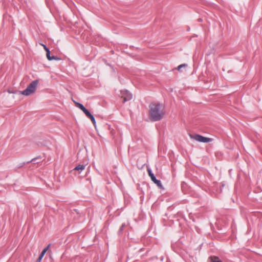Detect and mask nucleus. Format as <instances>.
I'll return each instance as SVG.
<instances>
[{
	"label": "nucleus",
	"instance_id": "obj_1",
	"mask_svg": "<svg viewBox=\"0 0 262 262\" xmlns=\"http://www.w3.org/2000/svg\"><path fill=\"white\" fill-rule=\"evenodd\" d=\"M149 107V117L151 121H158L163 118L165 111L162 104L159 103H151Z\"/></svg>",
	"mask_w": 262,
	"mask_h": 262
},
{
	"label": "nucleus",
	"instance_id": "obj_2",
	"mask_svg": "<svg viewBox=\"0 0 262 262\" xmlns=\"http://www.w3.org/2000/svg\"><path fill=\"white\" fill-rule=\"evenodd\" d=\"M38 83V80L32 81L24 91L21 92V94L25 96H29L35 92Z\"/></svg>",
	"mask_w": 262,
	"mask_h": 262
},
{
	"label": "nucleus",
	"instance_id": "obj_3",
	"mask_svg": "<svg viewBox=\"0 0 262 262\" xmlns=\"http://www.w3.org/2000/svg\"><path fill=\"white\" fill-rule=\"evenodd\" d=\"M190 137L196 141L203 143H208L211 142L213 140L212 138L205 137L198 134H195L193 136L191 135Z\"/></svg>",
	"mask_w": 262,
	"mask_h": 262
},
{
	"label": "nucleus",
	"instance_id": "obj_4",
	"mask_svg": "<svg viewBox=\"0 0 262 262\" xmlns=\"http://www.w3.org/2000/svg\"><path fill=\"white\" fill-rule=\"evenodd\" d=\"M147 172L151 181L154 182L158 186L159 188H163L161 181L157 180L156 177L152 173V170H151L150 168H147Z\"/></svg>",
	"mask_w": 262,
	"mask_h": 262
},
{
	"label": "nucleus",
	"instance_id": "obj_5",
	"mask_svg": "<svg viewBox=\"0 0 262 262\" xmlns=\"http://www.w3.org/2000/svg\"><path fill=\"white\" fill-rule=\"evenodd\" d=\"M121 95L123 99V102L129 101L132 99V94L127 90L121 91Z\"/></svg>",
	"mask_w": 262,
	"mask_h": 262
},
{
	"label": "nucleus",
	"instance_id": "obj_6",
	"mask_svg": "<svg viewBox=\"0 0 262 262\" xmlns=\"http://www.w3.org/2000/svg\"><path fill=\"white\" fill-rule=\"evenodd\" d=\"M50 244L48 245V246L47 247H46L42 251V252H41L39 256L38 257V258H37V260H36V262H40L42 258H43V257L44 256L45 253H46L47 251L48 250V249H49V248L50 247Z\"/></svg>",
	"mask_w": 262,
	"mask_h": 262
},
{
	"label": "nucleus",
	"instance_id": "obj_7",
	"mask_svg": "<svg viewBox=\"0 0 262 262\" xmlns=\"http://www.w3.org/2000/svg\"><path fill=\"white\" fill-rule=\"evenodd\" d=\"M46 52H47V53H46L47 57L49 60L51 61L52 60H60V58L56 56H51L50 55V50H48L47 51H46Z\"/></svg>",
	"mask_w": 262,
	"mask_h": 262
},
{
	"label": "nucleus",
	"instance_id": "obj_8",
	"mask_svg": "<svg viewBox=\"0 0 262 262\" xmlns=\"http://www.w3.org/2000/svg\"><path fill=\"white\" fill-rule=\"evenodd\" d=\"M85 166L84 165L79 164L76 166L74 168V170L79 171V172L80 173L82 170H83L85 168Z\"/></svg>",
	"mask_w": 262,
	"mask_h": 262
},
{
	"label": "nucleus",
	"instance_id": "obj_9",
	"mask_svg": "<svg viewBox=\"0 0 262 262\" xmlns=\"http://www.w3.org/2000/svg\"><path fill=\"white\" fill-rule=\"evenodd\" d=\"M211 262H222L218 257L211 256L210 257Z\"/></svg>",
	"mask_w": 262,
	"mask_h": 262
},
{
	"label": "nucleus",
	"instance_id": "obj_10",
	"mask_svg": "<svg viewBox=\"0 0 262 262\" xmlns=\"http://www.w3.org/2000/svg\"><path fill=\"white\" fill-rule=\"evenodd\" d=\"M76 105L82 111L85 108V107L83 106V104L78 102L76 103Z\"/></svg>",
	"mask_w": 262,
	"mask_h": 262
},
{
	"label": "nucleus",
	"instance_id": "obj_11",
	"mask_svg": "<svg viewBox=\"0 0 262 262\" xmlns=\"http://www.w3.org/2000/svg\"><path fill=\"white\" fill-rule=\"evenodd\" d=\"M83 112L88 117H89L92 115L91 113L89 111V110H87L86 108L83 111Z\"/></svg>",
	"mask_w": 262,
	"mask_h": 262
},
{
	"label": "nucleus",
	"instance_id": "obj_12",
	"mask_svg": "<svg viewBox=\"0 0 262 262\" xmlns=\"http://www.w3.org/2000/svg\"><path fill=\"white\" fill-rule=\"evenodd\" d=\"M88 118H89L91 119V120L92 121V122L93 123V124L94 125H95V124H96V121H95V119L94 117L93 116V115H91Z\"/></svg>",
	"mask_w": 262,
	"mask_h": 262
},
{
	"label": "nucleus",
	"instance_id": "obj_13",
	"mask_svg": "<svg viewBox=\"0 0 262 262\" xmlns=\"http://www.w3.org/2000/svg\"><path fill=\"white\" fill-rule=\"evenodd\" d=\"M125 226V224H122L121 226L120 227V229H119V230L118 231L119 234H121V233H122V232H123V231L124 230V228Z\"/></svg>",
	"mask_w": 262,
	"mask_h": 262
},
{
	"label": "nucleus",
	"instance_id": "obj_14",
	"mask_svg": "<svg viewBox=\"0 0 262 262\" xmlns=\"http://www.w3.org/2000/svg\"><path fill=\"white\" fill-rule=\"evenodd\" d=\"M187 66V64H185V63H184V64H180L179 65L178 67H177V70L178 71H181V69H182V68H185Z\"/></svg>",
	"mask_w": 262,
	"mask_h": 262
},
{
	"label": "nucleus",
	"instance_id": "obj_15",
	"mask_svg": "<svg viewBox=\"0 0 262 262\" xmlns=\"http://www.w3.org/2000/svg\"><path fill=\"white\" fill-rule=\"evenodd\" d=\"M39 159V157H36L32 159L31 162H33L34 163H38V162H37L36 160Z\"/></svg>",
	"mask_w": 262,
	"mask_h": 262
},
{
	"label": "nucleus",
	"instance_id": "obj_16",
	"mask_svg": "<svg viewBox=\"0 0 262 262\" xmlns=\"http://www.w3.org/2000/svg\"><path fill=\"white\" fill-rule=\"evenodd\" d=\"M41 45L43 47L44 49L46 50V51H47L48 50H49V48H48L46 45L43 44H41Z\"/></svg>",
	"mask_w": 262,
	"mask_h": 262
}]
</instances>
